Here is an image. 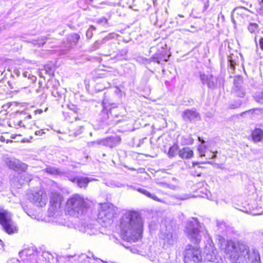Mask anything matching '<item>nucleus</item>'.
<instances>
[{"instance_id": "1", "label": "nucleus", "mask_w": 263, "mask_h": 263, "mask_svg": "<svg viewBox=\"0 0 263 263\" xmlns=\"http://www.w3.org/2000/svg\"><path fill=\"white\" fill-rule=\"evenodd\" d=\"M220 247L225 253L227 258L240 262L248 263L251 261L252 263H260V256L258 252L255 250L252 251V256L249 254V247L239 241L231 240H219Z\"/></svg>"}, {"instance_id": "2", "label": "nucleus", "mask_w": 263, "mask_h": 263, "mask_svg": "<svg viewBox=\"0 0 263 263\" xmlns=\"http://www.w3.org/2000/svg\"><path fill=\"white\" fill-rule=\"evenodd\" d=\"M143 222L140 214L136 211H127L120 219V228L124 239L128 241H137L142 237Z\"/></svg>"}, {"instance_id": "3", "label": "nucleus", "mask_w": 263, "mask_h": 263, "mask_svg": "<svg viewBox=\"0 0 263 263\" xmlns=\"http://www.w3.org/2000/svg\"><path fill=\"white\" fill-rule=\"evenodd\" d=\"M89 206V200L79 194L71 195L66 203V211L70 215L76 217L82 215Z\"/></svg>"}, {"instance_id": "4", "label": "nucleus", "mask_w": 263, "mask_h": 263, "mask_svg": "<svg viewBox=\"0 0 263 263\" xmlns=\"http://www.w3.org/2000/svg\"><path fill=\"white\" fill-rule=\"evenodd\" d=\"M186 233L190 240L195 243H198L201 241L202 236L209 237L206 230L199 223L197 219L187 222L186 226Z\"/></svg>"}, {"instance_id": "5", "label": "nucleus", "mask_w": 263, "mask_h": 263, "mask_svg": "<svg viewBox=\"0 0 263 263\" xmlns=\"http://www.w3.org/2000/svg\"><path fill=\"white\" fill-rule=\"evenodd\" d=\"M160 238L164 249L171 248L177 243V236L170 226L161 229Z\"/></svg>"}, {"instance_id": "6", "label": "nucleus", "mask_w": 263, "mask_h": 263, "mask_svg": "<svg viewBox=\"0 0 263 263\" xmlns=\"http://www.w3.org/2000/svg\"><path fill=\"white\" fill-rule=\"evenodd\" d=\"M0 224L9 234H14L17 229L12 220V214L6 210L0 211Z\"/></svg>"}, {"instance_id": "7", "label": "nucleus", "mask_w": 263, "mask_h": 263, "mask_svg": "<svg viewBox=\"0 0 263 263\" xmlns=\"http://www.w3.org/2000/svg\"><path fill=\"white\" fill-rule=\"evenodd\" d=\"M118 209L113 204L105 203L101 205L99 213V218L102 219L104 222H109L112 220L117 213Z\"/></svg>"}, {"instance_id": "8", "label": "nucleus", "mask_w": 263, "mask_h": 263, "mask_svg": "<svg viewBox=\"0 0 263 263\" xmlns=\"http://www.w3.org/2000/svg\"><path fill=\"white\" fill-rule=\"evenodd\" d=\"M2 160L6 166L15 172H25L27 170V164L15 158L4 155Z\"/></svg>"}, {"instance_id": "9", "label": "nucleus", "mask_w": 263, "mask_h": 263, "mask_svg": "<svg viewBox=\"0 0 263 263\" xmlns=\"http://www.w3.org/2000/svg\"><path fill=\"white\" fill-rule=\"evenodd\" d=\"M202 259L200 251L197 248L187 246L184 252L185 263H200Z\"/></svg>"}, {"instance_id": "10", "label": "nucleus", "mask_w": 263, "mask_h": 263, "mask_svg": "<svg viewBox=\"0 0 263 263\" xmlns=\"http://www.w3.org/2000/svg\"><path fill=\"white\" fill-rule=\"evenodd\" d=\"M62 197L61 195L57 192H51L50 199V207L49 212L50 216L54 215L59 212L61 208Z\"/></svg>"}, {"instance_id": "11", "label": "nucleus", "mask_w": 263, "mask_h": 263, "mask_svg": "<svg viewBox=\"0 0 263 263\" xmlns=\"http://www.w3.org/2000/svg\"><path fill=\"white\" fill-rule=\"evenodd\" d=\"M32 201L37 205L41 207L44 206L47 202V196L46 193L43 190H40L38 192L32 194L31 197Z\"/></svg>"}, {"instance_id": "12", "label": "nucleus", "mask_w": 263, "mask_h": 263, "mask_svg": "<svg viewBox=\"0 0 263 263\" xmlns=\"http://www.w3.org/2000/svg\"><path fill=\"white\" fill-rule=\"evenodd\" d=\"M121 141V138L119 136H116L115 137H110L106 139L98 140L93 142V143H97L98 144H102L105 146H108L111 148L115 146L117 144L120 143Z\"/></svg>"}, {"instance_id": "13", "label": "nucleus", "mask_w": 263, "mask_h": 263, "mask_svg": "<svg viewBox=\"0 0 263 263\" xmlns=\"http://www.w3.org/2000/svg\"><path fill=\"white\" fill-rule=\"evenodd\" d=\"M158 52L156 53L151 57V60L153 62L159 63L160 61H167L170 55L167 53V49L165 48H161V49L157 48Z\"/></svg>"}, {"instance_id": "14", "label": "nucleus", "mask_w": 263, "mask_h": 263, "mask_svg": "<svg viewBox=\"0 0 263 263\" xmlns=\"http://www.w3.org/2000/svg\"><path fill=\"white\" fill-rule=\"evenodd\" d=\"M182 117L184 120L190 122H195L201 119L199 114L195 110L186 109L182 112Z\"/></svg>"}, {"instance_id": "15", "label": "nucleus", "mask_w": 263, "mask_h": 263, "mask_svg": "<svg viewBox=\"0 0 263 263\" xmlns=\"http://www.w3.org/2000/svg\"><path fill=\"white\" fill-rule=\"evenodd\" d=\"M248 10L243 7H238L234 9L233 20L241 22L248 16Z\"/></svg>"}, {"instance_id": "16", "label": "nucleus", "mask_w": 263, "mask_h": 263, "mask_svg": "<svg viewBox=\"0 0 263 263\" xmlns=\"http://www.w3.org/2000/svg\"><path fill=\"white\" fill-rule=\"evenodd\" d=\"M64 118L69 122H73L79 118V112L72 109H67L64 112Z\"/></svg>"}, {"instance_id": "17", "label": "nucleus", "mask_w": 263, "mask_h": 263, "mask_svg": "<svg viewBox=\"0 0 263 263\" xmlns=\"http://www.w3.org/2000/svg\"><path fill=\"white\" fill-rule=\"evenodd\" d=\"M178 155L182 159H190L193 157L194 153L193 150L189 147H184L178 151Z\"/></svg>"}, {"instance_id": "18", "label": "nucleus", "mask_w": 263, "mask_h": 263, "mask_svg": "<svg viewBox=\"0 0 263 263\" xmlns=\"http://www.w3.org/2000/svg\"><path fill=\"white\" fill-rule=\"evenodd\" d=\"M80 36L76 33H72L67 36V43L69 47H72L76 46L79 42Z\"/></svg>"}, {"instance_id": "19", "label": "nucleus", "mask_w": 263, "mask_h": 263, "mask_svg": "<svg viewBox=\"0 0 263 263\" xmlns=\"http://www.w3.org/2000/svg\"><path fill=\"white\" fill-rule=\"evenodd\" d=\"M157 263H174V259L167 253L163 252L160 254Z\"/></svg>"}, {"instance_id": "20", "label": "nucleus", "mask_w": 263, "mask_h": 263, "mask_svg": "<svg viewBox=\"0 0 263 263\" xmlns=\"http://www.w3.org/2000/svg\"><path fill=\"white\" fill-rule=\"evenodd\" d=\"M92 257L94 260H97V258L95 257V256L89 253V254H86L84 253H82L78 256V261L80 262L83 263H90V260L91 259V257Z\"/></svg>"}, {"instance_id": "21", "label": "nucleus", "mask_w": 263, "mask_h": 263, "mask_svg": "<svg viewBox=\"0 0 263 263\" xmlns=\"http://www.w3.org/2000/svg\"><path fill=\"white\" fill-rule=\"evenodd\" d=\"M73 182H76L80 187H86L89 182L86 177H76L71 180Z\"/></svg>"}, {"instance_id": "22", "label": "nucleus", "mask_w": 263, "mask_h": 263, "mask_svg": "<svg viewBox=\"0 0 263 263\" xmlns=\"http://www.w3.org/2000/svg\"><path fill=\"white\" fill-rule=\"evenodd\" d=\"M136 190L138 192H139V193L144 195L145 196H146V197H147L151 199H153L154 200H155V201H158L160 202H162V201L161 199H160L159 198H158L156 196L151 193L150 192H149L148 191H147L146 190H145L144 189L137 188V189H136Z\"/></svg>"}, {"instance_id": "23", "label": "nucleus", "mask_w": 263, "mask_h": 263, "mask_svg": "<svg viewBox=\"0 0 263 263\" xmlns=\"http://www.w3.org/2000/svg\"><path fill=\"white\" fill-rule=\"evenodd\" d=\"M23 135L21 134L18 135H12L11 136V139L14 140V142H29L30 140L32 138V136H30L29 138L25 137L23 138Z\"/></svg>"}, {"instance_id": "24", "label": "nucleus", "mask_w": 263, "mask_h": 263, "mask_svg": "<svg viewBox=\"0 0 263 263\" xmlns=\"http://www.w3.org/2000/svg\"><path fill=\"white\" fill-rule=\"evenodd\" d=\"M251 139L255 143L263 140V133H252Z\"/></svg>"}, {"instance_id": "25", "label": "nucleus", "mask_w": 263, "mask_h": 263, "mask_svg": "<svg viewBox=\"0 0 263 263\" xmlns=\"http://www.w3.org/2000/svg\"><path fill=\"white\" fill-rule=\"evenodd\" d=\"M249 31L252 34H256L259 31V26L256 23H251L248 27Z\"/></svg>"}, {"instance_id": "26", "label": "nucleus", "mask_w": 263, "mask_h": 263, "mask_svg": "<svg viewBox=\"0 0 263 263\" xmlns=\"http://www.w3.org/2000/svg\"><path fill=\"white\" fill-rule=\"evenodd\" d=\"M178 146L177 145H173L171 146L169 148L168 152V156L170 158H172L176 156L177 154L178 153Z\"/></svg>"}, {"instance_id": "27", "label": "nucleus", "mask_w": 263, "mask_h": 263, "mask_svg": "<svg viewBox=\"0 0 263 263\" xmlns=\"http://www.w3.org/2000/svg\"><path fill=\"white\" fill-rule=\"evenodd\" d=\"M208 151L209 150L207 148L206 146L202 144L199 145L198 147V154L200 157H204L205 154H206V153L208 152Z\"/></svg>"}, {"instance_id": "28", "label": "nucleus", "mask_w": 263, "mask_h": 263, "mask_svg": "<svg viewBox=\"0 0 263 263\" xmlns=\"http://www.w3.org/2000/svg\"><path fill=\"white\" fill-rule=\"evenodd\" d=\"M44 170L46 173L51 175H57L59 174L60 173V171L58 169L51 166L47 167Z\"/></svg>"}, {"instance_id": "29", "label": "nucleus", "mask_w": 263, "mask_h": 263, "mask_svg": "<svg viewBox=\"0 0 263 263\" xmlns=\"http://www.w3.org/2000/svg\"><path fill=\"white\" fill-rule=\"evenodd\" d=\"M204 253H206V259L209 261H215L216 260V256L215 253L213 250L212 254H210L209 252H206V250L204 251Z\"/></svg>"}, {"instance_id": "30", "label": "nucleus", "mask_w": 263, "mask_h": 263, "mask_svg": "<svg viewBox=\"0 0 263 263\" xmlns=\"http://www.w3.org/2000/svg\"><path fill=\"white\" fill-rule=\"evenodd\" d=\"M44 70L49 74H53L54 71V66L51 64H46L44 66Z\"/></svg>"}, {"instance_id": "31", "label": "nucleus", "mask_w": 263, "mask_h": 263, "mask_svg": "<svg viewBox=\"0 0 263 263\" xmlns=\"http://www.w3.org/2000/svg\"><path fill=\"white\" fill-rule=\"evenodd\" d=\"M204 157H205V159L206 160H210L211 159L215 158L216 157V155L215 153L211 151H208V152L206 153V154H205Z\"/></svg>"}, {"instance_id": "32", "label": "nucleus", "mask_w": 263, "mask_h": 263, "mask_svg": "<svg viewBox=\"0 0 263 263\" xmlns=\"http://www.w3.org/2000/svg\"><path fill=\"white\" fill-rule=\"evenodd\" d=\"M243 81V78L241 76H236L234 77V84H237L242 83Z\"/></svg>"}, {"instance_id": "33", "label": "nucleus", "mask_w": 263, "mask_h": 263, "mask_svg": "<svg viewBox=\"0 0 263 263\" xmlns=\"http://www.w3.org/2000/svg\"><path fill=\"white\" fill-rule=\"evenodd\" d=\"M22 177H23V179L26 182L30 181L32 179V175L28 173L24 174Z\"/></svg>"}, {"instance_id": "34", "label": "nucleus", "mask_w": 263, "mask_h": 263, "mask_svg": "<svg viewBox=\"0 0 263 263\" xmlns=\"http://www.w3.org/2000/svg\"><path fill=\"white\" fill-rule=\"evenodd\" d=\"M97 23L99 24H101L102 25H105L107 24L108 20L107 18H106L105 17H102V18L99 19V20H98Z\"/></svg>"}, {"instance_id": "35", "label": "nucleus", "mask_w": 263, "mask_h": 263, "mask_svg": "<svg viewBox=\"0 0 263 263\" xmlns=\"http://www.w3.org/2000/svg\"><path fill=\"white\" fill-rule=\"evenodd\" d=\"M67 106L68 108V109H72L74 110V111H77V112H79L80 109L78 108L77 106L72 104H69L67 105Z\"/></svg>"}, {"instance_id": "36", "label": "nucleus", "mask_w": 263, "mask_h": 263, "mask_svg": "<svg viewBox=\"0 0 263 263\" xmlns=\"http://www.w3.org/2000/svg\"><path fill=\"white\" fill-rule=\"evenodd\" d=\"M210 6V2L209 0L204 1L203 11H205Z\"/></svg>"}, {"instance_id": "37", "label": "nucleus", "mask_w": 263, "mask_h": 263, "mask_svg": "<svg viewBox=\"0 0 263 263\" xmlns=\"http://www.w3.org/2000/svg\"><path fill=\"white\" fill-rule=\"evenodd\" d=\"M259 12L261 15H263V0H261L259 2Z\"/></svg>"}, {"instance_id": "38", "label": "nucleus", "mask_w": 263, "mask_h": 263, "mask_svg": "<svg viewBox=\"0 0 263 263\" xmlns=\"http://www.w3.org/2000/svg\"><path fill=\"white\" fill-rule=\"evenodd\" d=\"M259 45L260 49L263 50V36H260L259 39Z\"/></svg>"}, {"instance_id": "39", "label": "nucleus", "mask_w": 263, "mask_h": 263, "mask_svg": "<svg viewBox=\"0 0 263 263\" xmlns=\"http://www.w3.org/2000/svg\"><path fill=\"white\" fill-rule=\"evenodd\" d=\"M217 226L218 228L223 229V226H224V223L222 221H217Z\"/></svg>"}, {"instance_id": "40", "label": "nucleus", "mask_w": 263, "mask_h": 263, "mask_svg": "<svg viewBox=\"0 0 263 263\" xmlns=\"http://www.w3.org/2000/svg\"><path fill=\"white\" fill-rule=\"evenodd\" d=\"M96 29V28L95 27H94L93 26H90L89 29L87 31V33H86L87 36H88V34L90 31H91L92 30H95Z\"/></svg>"}, {"instance_id": "41", "label": "nucleus", "mask_w": 263, "mask_h": 263, "mask_svg": "<svg viewBox=\"0 0 263 263\" xmlns=\"http://www.w3.org/2000/svg\"><path fill=\"white\" fill-rule=\"evenodd\" d=\"M0 140L1 142H4L6 140V138L4 136H1Z\"/></svg>"}, {"instance_id": "42", "label": "nucleus", "mask_w": 263, "mask_h": 263, "mask_svg": "<svg viewBox=\"0 0 263 263\" xmlns=\"http://www.w3.org/2000/svg\"><path fill=\"white\" fill-rule=\"evenodd\" d=\"M198 138H199V141L201 142V143L203 144L205 142L203 139H201V138L199 137Z\"/></svg>"}, {"instance_id": "43", "label": "nucleus", "mask_w": 263, "mask_h": 263, "mask_svg": "<svg viewBox=\"0 0 263 263\" xmlns=\"http://www.w3.org/2000/svg\"><path fill=\"white\" fill-rule=\"evenodd\" d=\"M256 109H250V110H249L248 111H246V112H251V111H252L253 112L255 110H256Z\"/></svg>"}, {"instance_id": "44", "label": "nucleus", "mask_w": 263, "mask_h": 263, "mask_svg": "<svg viewBox=\"0 0 263 263\" xmlns=\"http://www.w3.org/2000/svg\"><path fill=\"white\" fill-rule=\"evenodd\" d=\"M231 66L232 67V68H233V69H234V68H235V67H234V64L233 63V62H231Z\"/></svg>"}, {"instance_id": "45", "label": "nucleus", "mask_w": 263, "mask_h": 263, "mask_svg": "<svg viewBox=\"0 0 263 263\" xmlns=\"http://www.w3.org/2000/svg\"><path fill=\"white\" fill-rule=\"evenodd\" d=\"M12 141H12V140H9V139H7V140H6V142H7V143H8V142H12Z\"/></svg>"}, {"instance_id": "46", "label": "nucleus", "mask_w": 263, "mask_h": 263, "mask_svg": "<svg viewBox=\"0 0 263 263\" xmlns=\"http://www.w3.org/2000/svg\"><path fill=\"white\" fill-rule=\"evenodd\" d=\"M6 91V90L5 89H4L3 91H0V93H4Z\"/></svg>"}, {"instance_id": "47", "label": "nucleus", "mask_w": 263, "mask_h": 263, "mask_svg": "<svg viewBox=\"0 0 263 263\" xmlns=\"http://www.w3.org/2000/svg\"><path fill=\"white\" fill-rule=\"evenodd\" d=\"M92 35V33L91 32V33L89 34V37H91Z\"/></svg>"}, {"instance_id": "48", "label": "nucleus", "mask_w": 263, "mask_h": 263, "mask_svg": "<svg viewBox=\"0 0 263 263\" xmlns=\"http://www.w3.org/2000/svg\"><path fill=\"white\" fill-rule=\"evenodd\" d=\"M256 40H257V35L255 36V39H254V40L255 42H256Z\"/></svg>"}, {"instance_id": "49", "label": "nucleus", "mask_w": 263, "mask_h": 263, "mask_svg": "<svg viewBox=\"0 0 263 263\" xmlns=\"http://www.w3.org/2000/svg\"><path fill=\"white\" fill-rule=\"evenodd\" d=\"M34 135H39L37 134V133H36V132H35V133H34Z\"/></svg>"}, {"instance_id": "50", "label": "nucleus", "mask_w": 263, "mask_h": 263, "mask_svg": "<svg viewBox=\"0 0 263 263\" xmlns=\"http://www.w3.org/2000/svg\"><path fill=\"white\" fill-rule=\"evenodd\" d=\"M27 117L28 118H29V119H30L31 118V116L30 115H28Z\"/></svg>"}, {"instance_id": "51", "label": "nucleus", "mask_w": 263, "mask_h": 263, "mask_svg": "<svg viewBox=\"0 0 263 263\" xmlns=\"http://www.w3.org/2000/svg\"><path fill=\"white\" fill-rule=\"evenodd\" d=\"M100 260H101V261L102 262H104V263H106V261H103V260H102V259H100Z\"/></svg>"}, {"instance_id": "52", "label": "nucleus", "mask_w": 263, "mask_h": 263, "mask_svg": "<svg viewBox=\"0 0 263 263\" xmlns=\"http://www.w3.org/2000/svg\"><path fill=\"white\" fill-rule=\"evenodd\" d=\"M2 241L0 240V246H2Z\"/></svg>"}, {"instance_id": "53", "label": "nucleus", "mask_w": 263, "mask_h": 263, "mask_svg": "<svg viewBox=\"0 0 263 263\" xmlns=\"http://www.w3.org/2000/svg\"><path fill=\"white\" fill-rule=\"evenodd\" d=\"M20 123H21L20 122H19V123H18V125L19 126H21Z\"/></svg>"}, {"instance_id": "54", "label": "nucleus", "mask_w": 263, "mask_h": 263, "mask_svg": "<svg viewBox=\"0 0 263 263\" xmlns=\"http://www.w3.org/2000/svg\"><path fill=\"white\" fill-rule=\"evenodd\" d=\"M106 156V154H103V156H104H104Z\"/></svg>"}, {"instance_id": "55", "label": "nucleus", "mask_w": 263, "mask_h": 263, "mask_svg": "<svg viewBox=\"0 0 263 263\" xmlns=\"http://www.w3.org/2000/svg\"><path fill=\"white\" fill-rule=\"evenodd\" d=\"M156 48V47H155V46L152 47V48Z\"/></svg>"}, {"instance_id": "56", "label": "nucleus", "mask_w": 263, "mask_h": 263, "mask_svg": "<svg viewBox=\"0 0 263 263\" xmlns=\"http://www.w3.org/2000/svg\"><path fill=\"white\" fill-rule=\"evenodd\" d=\"M3 85H1V86H0V87H3ZM4 86L5 87H6V86H5V85H4Z\"/></svg>"}, {"instance_id": "57", "label": "nucleus", "mask_w": 263, "mask_h": 263, "mask_svg": "<svg viewBox=\"0 0 263 263\" xmlns=\"http://www.w3.org/2000/svg\"><path fill=\"white\" fill-rule=\"evenodd\" d=\"M234 263H240V262H238L237 261H235Z\"/></svg>"}, {"instance_id": "58", "label": "nucleus", "mask_w": 263, "mask_h": 263, "mask_svg": "<svg viewBox=\"0 0 263 263\" xmlns=\"http://www.w3.org/2000/svg\"><path fill=\"white\" fill-rule=\"evenodd\" d=\"M259 131L258 132H261V129H258Z\"/></svg>"}, {"instance_id": "59", "label": "nucleus", "mask_w": 263, "mask_h": 263, "mask_svg": "<svg viewBox=\"0 0 263 263\" xmlns=\"http://www.w3.org/2000/svg\"><path fill=\"white\" fill-rule=\"evenodd\" d=\"M241 2L243 3V0H241Z\"/></svg>"}, {"instance_id": "60", "label": "nucleus", "mask_w": 263, "mask_h": 263, "mask_svg": "<svg viewBox=\"0 0 263 263\" xmlns=\"http://www.w3.org/2000/svg\"><path fill=\"white\" fill-rule=\"evenodd\" d=\"M261 99L263 98V96L262 97H260Z\"/></svg>"}]
</instances>
